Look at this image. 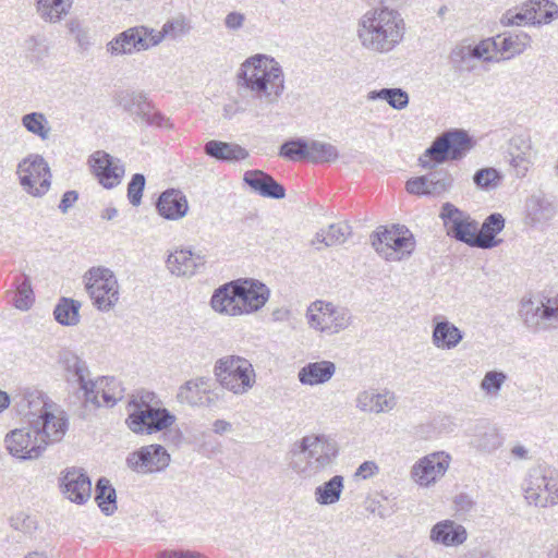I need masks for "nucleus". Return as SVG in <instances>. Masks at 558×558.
<instances>
[{"instance_id": "obj_36", "label": "nucleus", "mask_w": 558, "mask_h": 558, "mask_svg": "<svg viewBox=\"0 0 558 558\" xmlns=\"http://www.w3.org/2000/svg\"><path fill=\"white\" fill-rule=\"evenodd\" d=\"M500 61L510 60L521 54L531 43V37L520 32L517 34L498 35L495 37Z\"/></svg>"}, {"instance_id": "obj_42", "label": "nucleus", "mask_w": 558, "mask_h": 558, "mask_svg": "<svg viewBox=\"0 0 558 558\" xmlns=\"http://www.w3.org/2000/svg\"><path fill=\"white\" fill-rule=\"evenodd\" d=\"M81 307L80 301L61 298L53 310L54 319L62 326H76L81 319Z\"/></svg>"}, {"instance_id": "obj_41", "label": "nucleus", "mask_w": 558, "mask_h": 558, "mask_svg": "<svg viewBox=\"0 0 558 558\" xmlns=\"http://www.w3.org/2000/svg\"><path fill=\"white\" fill-rule=\"evenodd\" d=\"M93 387L101 390L104 407L112 408L123 399L124 388L114 377H99L93 381L90 388Z\"/></svg>"}, {"instance_id": "obj_1", "label": "nucleus", "mask_w": 558, "mask_h": 558, "mask_svg": "<svg viewBox=\"0 0 558 558\" xmlns=\"http://www.w3.org/2000/svg\"><path fill=\"white\" fill-rule=\"evenodd\" d=\"M236 84L250 93L256 117L275 107L286 89L281 64L271 56L256 53L240 65Z\"/></svg>"}, {"instance_id": "obj_40", "label": "nucleus", "mask_w": 558, "mask_h": 558, "mask_svg": "<svg viewBox=\"0 0 558 558\" xmlns=\"http://www.w3.org/2000/svg\"><path fill=\"white\" fill-rule=\"evenodd\" d=\"M66 380L77 384L80 389L90 388L94 380H90L86 363L75 354H70L64 360Z\"/></svg>"}, {"instance_id": "obj_3", "label": "nucleus", "mask_w": 558, "mask_h": 558, "mask_svg": "<svg viewBox=\"0 0 558 558\" xmlns=\"http://www.w3.org/2000/svg\"><path fill=\"white\" fill-rule=\"evenodd\" d=\"M338 453V444L331 436L312 433L292 444L288 465L299 477L310 480L331 468Z\"/></svg>"}, {"instance_id": "obj_37", "label": "nucleus", "mask_w": 558, "mask_h": 558, "mask_svg": "<svg viewBox=\"0 0 558 558\" xmlns=\"http://www.w3.org/2000/svg\"><path fill=\"white\" fill-rule=\"evenodd\" d=\"M351 233V227L347 222L342 221L332 223L327 228L320 229L316 232L312 240V245H314L317 250L340 245L348 240Z\"/></svg>"}, {"instance_id": "obj_48", "label": "nucleus", "mask_w": 558, "mask_h": 558, "mask_svg": "<svg viewBox=\"0 0 558 558\" xmlns=\"http://www.w3.org/2000/svg\"><path fill=\"white\" fill-rule=\"evenodd\" d=\"M367 100H386L396 110H402L409 105V94L402 88H381L367 94Z\"/></svg>"}, {"instance_id": "obj_11", "label": "nucleus", "mask_w": 558, "mask_h": 558, "mask_svg": "<svg viewBox=\"0 0 558 558\" xmlns=\"http://www.w3.org/2000/svg\"><path fill=\"white\" fill-rule=\"evenodd\" d=\"M16 173L23 190L34 197L44 196L50 189V168L41 155L31 154L23 158Z\"/></svg>"}, {"instance_id": "obj_33", "label": "nucleus", "mask_w": 558, "mask_h": 558, "mask_svg": "<svg viewBox=\"0 0 558 558\" xmlns=\"http://www.w3.org/2000/svg\"><path fill=\"white\" fill-rule=\"evenodd\" d=\"M336 373V365L330 361L310 362L298 372V379L304 386H318L328 383Z\"/></svg>"}, {"instance_id": "obj_52", "label": "nucleus", "mask_w": 558, "mask_h": 558, "mask_svg": "<svg viewBox=\"0 0 558 558\" xmlns=\"http://www.w3.org/2000/svg\"><path fill=\"white\" fill-rule=\"evenodd\" d=\"M13 305L17 310L27 311L34 303V292L29 277L22 275L20 280L16 281Z\"/></svg>"}, {"instance_id": "obj_47", "label": "nucleus", "mask_w": 558, "mask_h": 558, "mask_svg": "<svg viewBox=\"0 0 558 558\" xmlns=\"http://www.w3.org/2000/svg\"><path fill=\"white\" fill-rule=\"evenodd\" d=\"M450 62L460 72H471L476 68V59L472 45L459 44L450 52Z\"/></svg>"}, {"instance_id": "obj_44", "label": "nucleus", "mask_w": 558, "mask_h": 558, "mask_svg": "<svg viewBox=\"0 0 558 558\" xmlns=\"http://www.w3.org/2000/svg\"><path fill=\"white\" fill-rule=\"evenodd\" d=\"M308 153L307 161L313 163L335 162L339 158L338 148L322 141H307Z\"/></svg>"}, {"instance_id": "obj_58", "label": "nucleus", "mask_w": 558, "mask_h": 558, "mask_svg": "<svg viewBox=\"0 0 558 558\" xmlns=\"http://www.w3.org/2000/svg\"><path fill=\"white\" fill-rule=\"evenodd\" d=\"M191 28V23L184 15L168 20L162 26L166 37L170 39H177L189 34Z\"/></svg>"}, {"instance_id": "obj_63", "label": "nucleus", "mask_w": 558, "mask_h": 558, "mask_svg": "<svg viewBox=\"0 0 558 558\" xmlns=\"http://www.w3.org/2000/svg\"><path fill=\"white\" fill-rule=\"evenodd\" d=\"M246 15L240 11H230L223 19V26L230 33H236L244 27Z\"/></svg>"}, {"instance_id": "obj_34", "label": "nucleus", "mask_w": 558, "mask_h": 558, "mask_svg": "<svg viewBox=\"0 0 558 558\" xmlns=\"http://www.w3.org/2000/svg\"><path fill=\"white\" fill-rule=\"evenodd\" d=\"M505 228V218L501 214L495 213L489 215L478 227L476 231L475 245L478 248L488 250L498 246L502 240L497 239V234Z\"/></svg>"}, {"instance_id": "obj_23", "label": "nucleus", "mask_w": 558, "mask_h": 558, "mask_svg": "<svg viewBox=\"0 0 558 558\" xmlns=\"http://www.w3.org/2000/svg\"><path fill=\"white\" fill-rule=\"evenodd\" d=\"M239 292L236 280L221 286L211 296L213 310L227 316H242Z\"/></svg>"}, {"instance_id": "obj_18", "label": "nucleus", "mask_w": 558, "mask_h": 558, "mask_svg": "<svg viewBox=\"0 0 558 558\" xmlns=\"http://www.w3.org/2000/svg\"><path fill=\"white\" fill-rule=\"evenodd\" d=\"M399 398L388 388H368L360 391L355 398V407L361 412L385 414L398 407Z\"/></svg>"}, {"instance_id": "obj_57", "label": "nucleus", "mask_w": 558, "mask_h": 558, "mask_svg": "<svg viewBox=\"0 0 558 558\" xmlns=\"http://www.w3.org/2000/svg\"><path fill=\"white\" fill-rule=\"evenodd\" d=\"M472 47L476 61L500 62L495 37L483 39Z\"/></svg>"}, {"instance_id": "obj_31", "label": "nucleus", "mask_w": 558, "mask_h": 558, "mask_svg": "<svg viewBox=\"0 0 558 558\" xmlns=\"http://www.w3.org/2000/svg\"><path fill=\"white\" fill-rule=\"evenodd\" d=\"M74 0H34V8L39 20L49 25L64 21L72 12Z\"/></svg>"}, {"instance_id": "obj_32", "label": "nucleus", "mask_w": 558, "mask_h": 558, "mask_svg": "<svg viewBox=\"0 0 558 558\" xmlns=\"http://www.w3.org/2000/svg\"><path fill=\"white\" fill-rule=\"evenodd\" d=\"M208 383L209 379L206 377L187 380L179 388L177 395L179 402L191 407L208 405L210 403Z\"/></svg>"}, {"instance_id": "obj_8", "label": "nucleus", "mask_w": 558, "mask_h": 558, "mask_svg": "<svg viewBox=\"0 0 558 558\" xmlns=\"http://www.w3.org/2000/svg\"><path fill=\"white\" fill-rule=\"evenodd\" d=\"M376 253L388 262H400L415 250V239L404 226L378 227L371 235Z\"/></svg>"}, {"instance_id": "obj_39", "label": "nucleus", "mask_w": 558, "mask_h": 558, "mask_svg": "<svg viewBox=\"0 0 558 558\" xmlns=\"http://www.w3.org/2000/svg\"><path fill=\"white\" fill-rule=\"evenodd\" d=\"M117 104L129 113L133 120L137 118L148 108L151 100L147 94L141 90H122L117 97Z\"/></svg>"}, {"instance_id": "obj_20", "label": "nucleus", "mask_w": 558, "mask_h": 558, "mask_svg": "<svg viewBox=\"0 0 558 558\" xmlns=\"http://www.w3.org/2000/svg\"><path fill=\"white\" fill-rule=\"evenodd\" d=\"M239 295L241 301V312L243 315H250L259 311L268 301L270 290L268 287L256 279H238Z\"/></svg>"}, {"instance_id": "obj_6", "label": "nucleus", "mask_w": 558, "mask_h": 558, "mask_svg": "<svg viewBox=\"0 0 558 558\" xmlns=\"http://www.w3.org/2000/svg\"><path fill=\"white\" fill-rule=\"evenodd\" d=\"M473 146L474 141L464 130H450L436 137L418 161L424 169H432L436 163L462 159Z\"/></svg>"}, {"instance_id": "obj_45", "label": "nucleus", "mask_w": 558, "mask_h": 558, "mask_svg": "<svg viewBox=\"0 0 558 558\" xmlns=\"http://www.w3.org/2000/svg\"><path fill=\"white\" fill-rule=\"evenodd\" d=\"M502 444V438L494 427L483 426L476 429L471 445L482 452H493Z\"/></svg>"}, {"instance_id": "obj_29", "label": "nucleus", "mask_w": 558, "mask_h": 558, "mask_svg": "<svg viewBox=\"0 0 558 558\" xmlns=\"http://www.w3.org/2000/svg\"><path fill=\"white\" fill-rule=\"evenodd\" d=\"M156 207L165 219L179 220L187 214L189 203L183 192L169 189L160 194Z\"/></svg>"}, {"instance_id": "obj_25", "label": "nucleus", "mask_w": 558, "mask_h": 558, "mask_svg": "<svg viewBox=\"0 0 558 558\" xmlns=\"http://www.w3.org/2000/svg\"><path fill=\"white\" fill-rule=\"evenodd\" d=\"M167 268L177 277H192L205 264V256L190 250H177L169 254Z\"/></svg>"}, {"instance_id": "obj_61", "label": "nucleus", "mask_w": 558, "mask_h": 558, "mask_svg": "<svg viewBox=\"0 0 558 558\" xmlns=\"http://www.w3.org/2000/svg\"><path fill=\"white\" fill-rule=\"evenodd\" d=\"M536 5V24L550 23L558 15V7L548 0L532 2Z\"/></svg>"}, {"instance_id": "obj_28", "label": "nucleus", "mask_w": 558, "mask_h": 558, "mask_svg": "<svg viewBox=\"0 0 558 558\" xmlns=\"http://www.w3.org/2000/svg\"><path fill=\"white\" fill-rule=\"evenodd\" d=\"M468 538L465 527L452 520H442L437 522L429 533V539L438 545L446 547H457L463 544Z\"/></svg>"}, {"instance_id": "obj_51", "label": "nucleus", "mask_w": 558, "mask_h": 558, "mask_svg": "<svg viewBox=\"0 0 558 558\" xmlns=\"http://www.w3.org/2000/svg\"><path fill=\"white\" fill-rule=\"evenodd\" d=\"M428 179V196H440L450 191L453 185V177L448 170H438L426 174Z\"/></svg>"}, {"instance_id": "obj_17", "label": "nucleus", "mask_w": 558, "mask_h": 558, "mask_svg": "<svg viewBox=\"0 0 558 558\" xmlns=\"http://www.w3.org/2000/svg\"><path fill=\"white\" fill-rule=\"evenodd\" d=\"M128 466L136 473L148 474L165 470L170 463V454L161 445H148L130 453Z\"/></svg>"}, {"instance_id": "obj_4", "label": "nucleus", "mask_w": 558, "mask_h": 558, "mask_svg": "<svg viewBox=\"0 0 558 558\" xmlns=\"http://www.w3.org/2000/svg\"><path fill=\"white\" fill-rule=\"evenodd\" d=\"M23 401L29 409L26 414L28 421L39 440H44V447L47 449L49 445L61 441L69 425L64 413L53 412L51 405L44 400L43 393L37 390H25Z\"/></svg>"}, {"instance_id": "obj_16", "label": "nucleus", "mask_w": 558, "mask_h": 558, "mask_svg": "<svg viewBox=\"0 0 558 558\" xmlns=\"http://www.w3.org/2000/svg\"><path fill=\"white\" fill-rule=\"evenodd\" d=\"M175 416L165 408H150L144 410H129L125 423L135 434L151 435L170 427Z\"/></svg>"}, {"instance_id": "obj_12", "label": "nucleus", "mask_w": 558, "mask_h": 558, "mask_svg": "<svg viewBox=\"0 0 558 558\" xmlns=\"http://www.w3.org/2000/svg\"><path fill=\"white\" fill-rule=\"evenodd\" d=\"M440 217L444 220L447 234L471 247H476V231H478V222L474 220L468 213L459 209L450 203L441 206Z\"/></svg>"}, {"instance_id": "obj_46", "label": "nucleus", "mask_w": 558, "mask_h": 558, "mask_svg": "<svg viewBox=\"0 0 558 558\" xmlns=\"http://www.w3.org/2000/svg\"><path fill=\"white\" fill-rule=\"evenodd\" d=\"M116 498V489L110 481L105 477L99 478L96 483L95 500L105 514L109 515L114 512L117 509Z\"/></svg>"}, {"instance_id": "obj_26", "label": "nucleus", "mask_w": 558, "mask_h": 558, "mask_svg": "<svg viewBox=\"0 0 558 558\" xmlns=\"http://www.w3.org/2000/svg\"><path fill=\"white\" fill-rule=\"evenodd\" d=\"M554 203L541 195H532L525 203V221L534 228L547 226L556 216Z\"/></svg>"}, {"instance_id": "obj_54", "label": "nucleus", "mask_w": 558, "mask_h": 558, "mask_svg": "<svg viewBox=\"0 0 558 558\" xmlns=\"http://www.w3.org/2000/svg\"><path fill=\"white\" fill-rule=\"evenodd\" d=\"M65 29L73 37L77 46L86 50L92 45L88 27L78 17L69 19L65 22Z\"/></svg>"}, {"instance_id": "obj_62", "label": "nucleus", "mask_w": 558, "mask_h": 558, "mask_svg": "<svg viewBox=\"0 0 558 558\" xmlns=\"http://www.w3.org/2000/svg\"><path fill=\"white\" fill-rule=\"evenodd\" d=\"M144 187L145 177L141 173H135L128 185V197L133 206L141 204Z\"/></svg>"}, {"instance_id": "obj_22", "label": "nucleus", "mask_w": 558, "mask_h": 558, "mask_svg": "<svg viewBox=\"0 0 558 558\" xmlns=\"http://www.w3.org/2000/svg\"><path fill=\"white\" fill-rule=\"evenodd\" d=\"M510 165L518 178H523L529 172L535 153L532 148L531 141L527 136H513L509 145Z\"/></svg>"}, {"instance_id": "obj_30", "label": "nucleus", "mask_w": 558, "mask_h": 558, "mask_svg": "<svg viewBox=\"0 0 558 558\" xmlns=\"http://www.w3.org/2000/svg\"><path fill=\"white\" fill-rule=\"evenodd\" d=\"M464 333L453 323L438 316L433 319L432 343L440 350L456 349Z\"/></svg>"}, {"instance_id": "obj_38", "label": "nucleus", "mask_w": 558, "mask_h": 558, "mask_svg": "<svg viewBox=\"0 0 558 558\" xmlns=\"http://www.w3.org/2000/svg\"><path fill=\"white\" fill-rule=\"evenodd\" d=\"M343 489L344 477L342 475H333L315 487L314 500L322 507L336 505L341 499Z\"/></svg>"}, {"instance_id": "obj_50", "label": "nucleus", "mask_w": 558, "mask_h": 558, "mask_svg": "<svg viewBox=\"0 0 558 558\" xmlns=\"http://www.w3.org/2000/svg\"><path fill=\"white\" fill-rule=\"evenodd\" d=\"M24 50L31 61H43L49 54V45L44 34H33L25 38Z\"/></svg>"}, {"instance_id": "obj_56", "label": "nucleus", "mask_w": 558, "mask_h": 558, "mask_svg": "<svg viewBox=\"0 0 558 558\" xmlns=\"http://www.w3.org/2000/svg\"><path fill=\"white\" fill-rule=\"evenodd\" d=\"M135 122H141L146 126H155L160 129H173V124L168 117H166L161 111L155 108L154 102L151 101L147 109L135 120Z\"/></svg>"}, {"instance_id": "obj_64", "label": "nucleus", "mask_w": 558, "mask_h": 558, "mask_svg": "<svg viewBox=\"0 0 558 558\" xmlns=\"http://www.w3.org/2000/svg\"><path fill=\"white\" fill-rule=\"evenodd\" d=\"M428 179L426 175H421L416 178H412L407 181L405 189L410 194L417 196H428Z\"/></svg>"}, {"instance_id": "obj_7", "label": "nucleus", "mask_w": 558, "mask_h": 558, "mask_svg": "<svg viewBox=\"0 0 558 558\" xmlns=\"http://www.w3.org/2000/svg\"><path fill=\"white\" fill-rule=\"evenodd\" d=\"M85 289L93 305L100 312H110L120 300V284L108 267L95 266L83 276Z\"/></svg>"}, {"instance_id": "obj_2", "label": "nucleus", "mask_w": 558, "mask_h": 558, "mask_svg": "<svg viewBox=\"0 0 558 558\" xmlns=\"http://www.w3.org/2000/svg\"><path fill=\"white\" fill-rule=\"evenodd\" d=\"M405 23L400 12L380 5L367 10L357 21L360 45L372 53H389L403 40Z\"/></svg>"}, {"instance_id": "obj_15", "label": "nucleus", "mask_w": 558, "mask_h": 558, "mask_svg": "<svg viewBox=\"0 0 558 558\" xmlns=\"http://www.w3.org/2000/svg\"><path fill=\"white\" fill-rule=\"evenodd\" d=\"M4 446L8 452L19 460L38 459L46 450L44 440H39L28 420L27 426L15 428L5 435Z\"/></svg>"}, {"instance_id": "obj_14", "label": "nucleus", "mask_w": 558, "mask_h": 558, "mask_svg": "<svg viewBox=\"0 0 558 558\" xmlns=\"http://www.w3.org/2000/svg\"><path fill=\"white\" fill-rule=\"evenodd\" d=\"M520 316L526 328L533 332L558 328V314L553 298H545L544 301H522Z\"/></svg>"}, {"instance_id": "obj_49", "label": "nucleus", "mask_w": 558, "mask_h": 558, "mask_svg": "<svg viewBox=\"0 0 558 558\" xmlns=\"http://www.w3.org/2000/svg\"><path fill=\"white\" fill-rule=\"evenodd\" d=\"M500 23L504 26H520L523 23L536 24V5H532L530 2L519 11L508 10L502 14Z\"/></svg>"}, {"instance_id": "obj_59", "label": "nucleus", "mask_w": 558, "mask_h": 558, "mask_svg": "<svg viewBox=\"0 0 558 558\" xmlns=\"http://www.w3.org/2000/svg\"><path fill=\"white\" fill-rule=\"evenodd\" d=\"M500 180L501 175L495 168H483L476 171L473 177L476 186L483 190L495 189Z\"/></svg>"}, {"instance_id": "obj_43", "label": "nucleus", "mask_w": 558, "mask_h": 558, "mask_svg": "<svg viewBox=\"0 0 558 558\" xmlns=\"http://www.w3.org/2000/svg\"><path fill=\"white\" fill-rule=\"evenodd\" d=\"M22 126L31 134L37 136L40 141H48L51 136V125L45 113L34 111L24 114L21 118Z\"/></svg>"}, {"instance_id": "obj_60", "label": "nucleus", "mask_w": 558, "mask_h": 558, "mask_svg": "<svg viewBox=\"0 0 558 558\" xmlns=\"http://www.w3.org/2000/svg\"><path fill=\"white\" fill-rule=\"evenodd\" d=\"M162 408L160 399L151 391H141L129 403V410Z\"/></svg>"}, {"instance_id": "obj_53", "label": "nucleus", "mask_w": 558, "mask_h": 558, "mask_svg": "<svg viewBox=\"0 0 558 558\" xmlns=\"http://www.w3.org/2000/svg\"><path fill=\"white\" fill-rule=\"evenodd\" d=\"M307 141L301 137L284 142L279 150L281 157L291 161L307 160Z\"/></svg>"}, {"instance_id": "obj_55", "label": "nucleus", "mask_w": 558, "mask_h": 558, "mask_svg": "<svg viewBox=\"0 0 558 558\" xmlns=\"http://www.w3.org/2000/svg\"><path fill=\"white\" fill-rule=\"evenodd\" d=\"M507 379V374L501 371H488L481 381V390L485 396L496 398Z\"/></svg>"}, {"instance_id": "obj_13", "label": "nucleus", "mask_w": 558, "mask_h": 558, "mask_svg": "<svg viewBox=\"0 0 558 558\" xmlns=\"http://www.w3.org/2000/svg\"><path fill=\"white\" fill-rule=\"evenodd\" d=\"M450 463L451 456L446 451L428 453L412 465L411 478L420 487H432L445 476Z\"/></svg>"}, {"instance_id": "obj_27", "label": "nucleus", "mask_w": 558, "mask_h": 558, "mask_svg": "<svg viewBox=\"0 0 558 558\" xmlns=\"http://www.w3.org/2000/svg\"><path fill=\"white\" fill-rule=\"evenodd\" d=\"M243 181L263 197L281 199L286 196L284 187L262 170H247L244 172Z\"/></svg>"}, {"instance_id": "obj_24", "label": "nucleus", "mask_w": 558, "mask_h": 558, "mask_svg": "<svg viewBox=\"0 0 558 558\" xmlns=\"http://www.w3.org/2000/svg\"><path fill=\"white\" fill-rule=\"evenodd\" d=\"M144 26L131 27L107 44V52L111 56L131 54L134 51L147 50Z\"/></svg>"}, {"instance_id": "obj_19", "label": "nucleus", "mask_w": 558, "mask_h": 558, "mask_svg": "<svg viewBox=\"0 0 558 558\" xmlns=\"http://www.w3.org/2000/svg\"><path fill=\"white\" fill-rule=\"evenodd\" d=\"M60 489L71 502L83 505L92 496V482L82 469L70 468L61 473Z\"/></svg>"}, {"instance_id": "obj_21", "label": "nucleus", "mask_w": 558, "mask_h": 558, "mask_svg": "<svg viewBox=\"0 0 558 558\" xmlns=\"http://www.w3.org/2000/svg\"><path fill=\"white\" fill-rule=\"evenodd\" d=\"M89 166L105 189L117 186L124 174V168L120 161H114L109 154L102 150H97L90 156Z\"/></svg>"}, {"instance_id": "obj_5", "label": "nucleus", "mask_w": 558, "mask_h": 558, "mask_svg": "<svg viewBox=\"0 0 558 558\" xmlns=\"http://www.w3.org/2000/svg\"><path fill=\"white\" fill-rule=\"evenodd\" d=\"M214 375L223 389L235 396L246 395L254 388L257 380L251 361L235 354L218 359L214 365Z\"/></svg>"}, {"instance_id": "obj_35", "label": "nucleus", "mask_w": 558, "mask_h": 558, "mask_svg": "<svg viewBox=\"0 0 558 558\" xmlns=\"http://www.w3.org/2000/svg\"><path fill=\"white\" fill-rule=\"evenodd\" d=\"M207 156L221 161H240L248 157V151L239 144L217 140L208 141L204 145Z\"/></svg>"}, {"instance_id": "obj_10", "label": "nucleus", "mask_w": 558, "mask_h": 558, "mask_svg": "<svg viewBox=\"0 0 558 558\" xmlns=\"http://www.w3.org/2000/svg\"><path fill=\"white\" fill-rule=\"evenodd\" d=\"M530 505L548 507L558 504V473L546 466H534L529 471L524 486Z\"/></svg>"}, {"instance_id": "obj_9", "label": "nucleus", "mask_w": 558, "mask_h": 558, "mask_svg": "<svg viewBox=\"0 0 558 558\" xmlns=\"http://www.w3.org/2000/svg\"><path fill=\"white\" fill-rule=\"evenodd\" d=\"M305 316L310 328L328 336L345 330L353 320L348 307L323 300L312 302Z\"/></svg>"}]
</instances>
